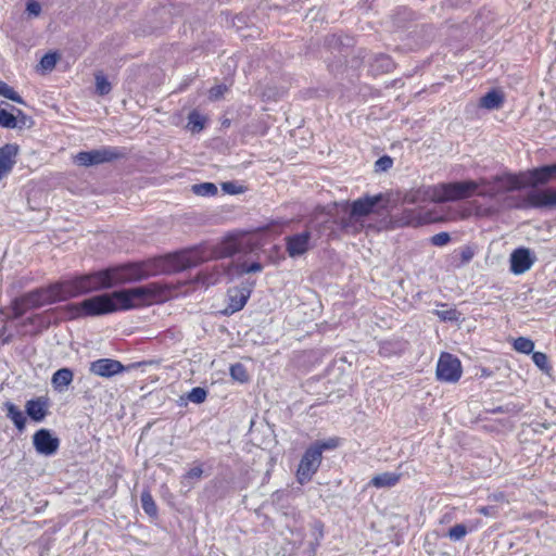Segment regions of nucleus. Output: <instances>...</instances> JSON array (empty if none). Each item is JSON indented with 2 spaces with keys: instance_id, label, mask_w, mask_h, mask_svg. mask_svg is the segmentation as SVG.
<instances>
[{
  "instance_id": "nucleus-1",
  "label": "nucleus",
  "mask_w": 556,
  "mask_h": 556,
  "mask_svg": "<svg viewBox=\"0 0 556 556\" xmlns=\"http://www.w3.org/2000/svg\"><path fill=\"white\" fill-rule=\"evenodd\" d=\"M128 279L125 268H111L83 275L30 293L27 303L39 307L76 298L81 294L109 289Z\"/></svg>"
},
{
  "instance_id": "nucleus-2",
  "label": "nucleus",
  "mask_w": 556,
  "mask_h": 556,
  "mask_svg": "<svg viewBox=\"0 0 556 556\" xmlns=\"http://www.w3.org/2000/svg\"><path fill=\"white\" fill-rule=\"evenodd\" d=\"M138 301L139 289L134 288L88 298L80 303L68 305L66 312L70 318L100 316L132 308Z\"/></svg>"
},
{
  "instance_id": "nucleus-3",
  "label": "nucleus",
  "mask_w": 556,
  "mask_h": 556,
  "mask_svg": "<svg viewBox=\"0 0 556 556\" xmlns=\"http://www.w3.org/2000/svg\"><path fill=\"white\" fill-rule=\"evenodd\" d=\"M204 261L200 247L141 260V280L150 276L182 271Z\"/></svg>"
},
{
  "instance_id": "nucleus-4",
  "label": "nucleus",
  "mask_w": 556,
  "mask_h": 556,
  "mask_svg": "<svg viewBox=\"0 0 556 556\" xmlns=\"http://www.w3.org/2000/svg\"><path fill=\"white\" fill-rule=\"evenodd\" d=\"M389 198L383 193L375 195L366 194L353 202H334L336 208H341L348 223L344 222L343 228L349 235H357L364 228L362 218L369 216L370 214H382L389 208Z\"/></svg>"
},
{
  "instance_id": "nucleus-5",
  "label": "nucleus",
  "mask_w": 556,
  "mask_h": 556,
  "mask_svg": "<svg viewBox=\"0 0 556 556\" xmlns=\"http://www.w3.org/2000/svg\"><path fill=\"white\" fill-rule=\"evenodd\" d=\"M506 206L515 210L554 208L551 188L531 189L525 195H511L505 199Z\"/></svg>"
},
{
  "instance_id": "nucleus-6",
  "label": "nucleus",
  "mask_w": 556,
  "mask_h": 556,
  "mask_svg": "<svg viewBox=\"0 0 556 556\" xmlns=\"http://www.w3.org/2000/svg\"><path fill=\"white\" fill-rule=\"evenodd\" d=\"M479 184L471 179L441 184L438 187L437 202H456L468 199L477 192Z\"/></svg>"
},
{
  "instance_id": "nucleus-7",
  "label": "nucleus",
  "mask_w": 556,
  "mask_h": 556,
  "mask_svg": "<svg viewBox=\"0 0 556 556\" xmlns=\"http://www.w3.org/2000/svg\"><path fill=\"white\" fill-rule=\"evenodd\" d=\"M256 281L253 279H244L239 286L229 288L227 291L228 303L222 311L225 316H230L241 311L250 299Z\"/></svg>"
},
{
  "instance_id": "nucleus-8",
  "label": "nucleus",
  "mask_w": 556,
  "mask_h": 556,
  "mask_svg": "<svg viewBox=\"0 0 556 556\" xmlns=\"http://www.w3.org/2000/svg\"><path fill=\"white\" fill-rule=\"evenodd\" d=\"M344 222L348 223L341 208H336V213L329 211L326 219L316 225V230L319 237H327L328 240H337L340 239L342 235H348L345 228H343Z\"/></svg>"
},
{
  "instance_id": "nucleus-9",
  "label": "nucleus",
  "mask_w": 556,
  "mask_h": 556,
  "mask_svg": "<svg viewBox=\"0 0 556 556\" xmlns=\"http://www.w3.org/2000/svg\"><path fill=\"white\" fill-rule=\"evenodd\" d=\"M323 460V456L319 454V450L312 448L308 446L298 466L296 480L300 484L309 482L313 476L317 472Z\"/></svg>"
},
{
  "instance_id": "nucleus-10",
  "label": "nucleus",
  "mask_w": 556,
  "mask_h": 556,
  "mask_svg": "<svg viewBox=\"0 0 556 556\" xmlns=\"http://www.w3.org/2000/svg\"><path fill=\"white\" fill-rule=\"evenodd\" d=\"M244 235L241 233H229L218 242L213 250V254L216 258L232 257L239 253H248L250 249L244 242Z\"/></svg>"
},
{
  "instance_id": "nucleus-11",
  "label": "nucleus",
  "mask_w": 556,
  "mask_h": 556,
  "mask_svg": "<svg viewBox=\"0 0 556 556\" xmlns=\"http://www.w3.org/2000/svg\"><path fill=\"white\" fill-rule=\"evenodd\" d=\"M435 374L440 381L457 382L462 376L459 359L450 353H442L437 365Z\"/></svg>"
},
{
  "instance_id": "nucleus-12",
  "label": "nucleus",
  "mask_w": 556,
  "mask_h": 556,
  "mask_svg": "<svg viewBox=\"0 0 556 556\" xmlns=\"http://www.w3.org/2000/svg\"><path fill=\"white\" fill-rule=\"evenodd\" d=\"M527 187L523 173L496 175L492 177L489 193L509 192L520 190Z\"/></svg>"
},
{
  "instance_id": "nucleus-13",
  "label": "nucleus",
  "mask_w": 556,
  "mask_h": 556,
  "mask_svg": "<svg viewBox=\"0 0 556 556\" xmlns=\"http://www.w3.org/2000/svg\"><path fill=\"white\" fill-rule=\"evenodd\" d=\"M117 156L114 149L102 147L91 151L79 152L74 156V162L80 166H92L112 161Z\"/></svg>"
},
{
  "instance_id": "nucleus-14",
  "label": "nucleus",
  "mask_w": 556,
  "mask_h": 556,
  "mask_svg": "<svg viewBox=\"0 0 556 556\" xmlns=\"http://www.w3.org/2000/svg\"><path fill=\"white\" fill-rule=\"evenodd\" d=\"M172 289L159 282H150L141 286V306L165 302L170 295Z\"/></svg>"
},
{
  "instance_id": "nucleus-15",
  "label": "nucleus",
  "mask_w": 556,
  "mask_h": 556,
  "mask_svg": "<svg viewBox=\"0 0 556 556\" xmlns=\"http://www.w3.org/2000/svg\"><path fill=\"white\" fill-rule=\"evenodd\" d=\"M226 265V282H231L245 274L261 273L264 268L258 261L229 262Z\"/></svg>"
},
{
  "instance_id": "nucleus-16",
  "label": "nucleus",
  "mask_w": 556,
  "mask_h": 556,
  "mask_svg": "<svg viewBox=\"0 0 556 556\" xmlns=\"http://www.w3.org/2000/svg\"><path fill=\"white\" fill-rule=\"evenodd\" d=\"M439 192L437 187L421 186L405 192L402 201L404 204L422 205L428 202H437Z\"/></svg>"
},
{
  "instance_id": "nucleus-17",
  "label": "nucleus",
  "mask_w": 556,
  "mask_h": 556,
  "mask_svg": "<svg viewBox=\"0 0 556 556\" xmlns=\"http://www.w3.org/2000/svg\"><path fill=\"white\" fill-rule=\"evenodd\" d=\"M535 261V256L528 248H518L510 254V270L515 275L526 273L531 268Z\"/></svg>"
},
{
  "instance_id": "nucleus-18",
  "label": "nucleus",
  "mask_w": 556,
  "mask_h": 556,
  "mask_svg": "<svg viewBox=\"0 0 556 556\" xmlns=\"http://www.w3.org/2000/svg\"><path fill=\"white\" fill-rule=\"evenodd\" d=\"M33 443L39 454L47 456L54 454L60 444L59 439L47 429L38 430L34 434Z\"/></svg>"
},
{
  "instance_id": "nucleus-19",
  "label": "nucleus",
  "mask_w": 556,
  "mask_h": 556,
  "mask_svg": "<svg viewBox=\"0 0 556 556\" xmlns=\"http://www.w3.org/2000/svg\"><path fill=\"white\" fill-rule=\"evenodd\" d=\"M18 153L20 147L16 143H7L0 148V180L12 172Z\"/></svg>"
},
{
  "instance_id": "nucleus-20",
  "label": "nucleus",
  "mask_w": 556,
  "mask_h": 556,
  "mask_svg": "<svg viewBox=\"0 0 556 556\" xmlns=\"http://www.w3.org/2000/svg\"><path fill=\"white\" fill-rule=\"evenodd\" d=\"M311 232L303 231L286 238L287 252L291 257L301 256L309 249Z\"/></svg>"
},
{
  "instance_id": "nucleus-21",
  "label": "nucleus",
  "mask_w": 556,
  "mask_h": 556,
  "mask_svg": "<svg viewBox=\"0 0 556 556\" xmlns=\"http://www.w3.org/2000/svg\"><path fill=\"white\" fill-rule=\"evenodd\" d=\"M123 368V365L115 359L101 358L92 362L89 369L93 375L109 378L121 372Z\"/></svg>"
},
{
  "instance_id": "nucleus-22",
  "label": "nucleus",
  "mask_w": 556,
  "mask_h": 556,
  "mask_svg": "<svg viewBox=\"0 0 556 556\" xmlns=\"http://www.w3.org/2000/svg\"><path fill=\"white\" fill-rule=\"evenodd\" d=\"M226 278V265L219 264L215 265L212 269L201 270L194 277L193 282L200 283L205 287H210L216 285L222 280V278Z\"/></svg>"
},
{
  "instance_id": "nucleus-23",
  "label": "nucleus",
  "mask_w": 556,
  "mask_h": 556,
  "mask_svg": "<svg viewBox=\"0 0 556 556\" xmlns=\"http://www.w3.org/2000/svg\"><path fill=\"white\" fill-rule=\"evenodd\" d=\"M391 222L395 227H418L426 223L419 213L409 208H405L401 213L392 215Z\"/></svg>"
},
{
  "instance_id": "nucleus-24",
  "label": "nucleus",
  "mask_w": 556,
  "mask_h": 556,
  "mask_svg": "<svg viewBox=\"0 0 556 556\" xmlns=\"http://www.w3.org/2000/svg\"><path fill=\"white\" fill-rule=\"evenodd\" d=\"M408 348V342L403 339H390L379 343V354L384 357L401 355Z\"/></svg>"
},
{
  "instance_id": "nucleus-25",
  "label": "nucleus",
  "mask_w": 556,
  "mask_h": 556,
  "mask_svg": "<svg viewBox=\"0 0 556 556\" xmlns=\"http://www.w3.org/2000/svg\"><path fill=\"white\" fill-rule=\"evenodd\" d=\"M26 413L35 421H41L48 410V400L45 397H38L30 400L26 403Z\"/></svg>"
},
{
  "instance_id": "nucleus-26",
  "label": "nucleus",
  "mask_w": 556,
  "mask_h": 556,
  "mask_svg": "<svg viewBox=\"0 0 556 556\" xmlns=\"http://www.w3.org/2000/svg\"><path fill=\"white\" fill-rule=\"evenodd\" d=\"M504 93L501 90L492 89L480 98L479 105L486 110H497L504 103Z\"/></svg>"
},
{
  "instance_id": "nucleus-27",
  "label": "nucleus",
  "mask_w": 556,
  "mask_h": 556,
  "mask_svg": "<svg viewBox=\"0 0 556 556\" xmlns=\"http://www.w3.org/2000/svg\"><path fill=\"white\" fill-rule=\"evenodd\" d=\"M74 374L70 368L56 370L51 379L53 388L58 391H64L73 381Z\"/></svg>"
},
{
  "instance_id": "nucleus-28",
  "label": "nucleus",
  "mask_w": 556,
  "mask_h": 556,
  "mask_svg": "<svg viewBox=\"0 0 556 556\" xmlns=\"http://www.w3.org/2000/svg\"><path fill=\"white\" fill-rule=\"evenodd\" d=\"M401 475L394 472H382L371 478L369 485L375 488H391L400 481Z\"/></svg>"
},
{
  "instance_id": "nucleus-29",
  "label": "nucleus",
  "mask_w": 556,
  "mask_h": 556,
  "mask_svg": "<svg viewBox=\"0 0 556 556\" xmlns=\"http://www.w3.org/2000/svg\"><path fill=\"white\" fill-rule=\"evenodd\" d=\"M523 175L527 182V187H532L533 189H536V187L539 186L547 185L545 173L543 172V165L532 168L523 173Z\"/></svg>"
},
{
  "instance_id": "nucleus-30",
  "label": "nucleus",
  "mask_w": 556,
  "mask_h": 556,
  "mask_svg": "<svg viewBox=\"0 0 556 556\" xmlns=\"http://www.w3.org/2000/svg\"><path fill=\"white\" fill-rule=\"evenodd\" d=\"M395 64L393 60L387 54H379L371 63V71L375 74L390 73L394 70Z\"/></svg>"
},
{
  "instance_id": "nucleus-31",
  "label": "nucleus",
  "mask_w": 556,
  "mask_h": 556,
  "mask_svg": "<svg viewBox=\"0 0 556 556\" xmlns=\"http://www.w3.org/2000/svg\"><path fill=\"white\" fill-rule=\"evenodd\" d=\"M205 123H206V117L203 116L197 110H192L188 114V125H187V127L192 132H200V131H202L204 129V127H205Z\"/></svg>"
},
{
  "instance_id": "nucleus-32",
  "label": "nucleus",
  "mask_w": 556,
  "mask_h": 556,
  "mask_svg": "<svg viewBox=\"0 0 556 556\" xmlns=\"http://www.w3.org/2000/svg\"><path fill=\"white\" fill-rule=\"evenodd\" d=\"M141 506H142L143 510L146 511V514L152 520L157 519V506H156L152 495L147 491L141 492Z\"/></svg>"
},
{
  "instance_id": "nucleus-33",
  "label": "nucleus",
  "mask_w": 556,
  "mask_h": 556,
  "mask_svg": "<svg viewBox=\"0 0 556 556\" xmlns=\"http://www.w3.org/2000/svg\"><path fill=\"white\" fill-rule=\"evenodd\" d=\"M7 415L20 430L24 429L26 418L17 406L11 403L7 404Z\"/></svg>"
},
{
  "instance_id": "nucleus-34",
  "label": "nucleus",
  "mask_w": 556,
  "mask_h": 556,
  "mask_svg": "<svg viewBox=\"0 0 556 556\" xmlns=\"http://www.w3.org/2000/svg\"><path fill=\"white\" fill-rule=\"evenodd\" d=\"M191 191L200 197H213L217 194V187L213 182H201L191 186Z\"/></svg>"
},
{
  "instance_id": "nucleus-35",
  "label": "nucleus",
  "mask_w": 556,
  "mask_h": 556,
  "mask_svg": "<svg viewBox=\"0 0 556 556\" xmlns=\"http://www.w3.org/2000/svg\"><path fill=\"white\" fill-rule=\"evenodd\" d=\"M230 377L238 382L245 383L250 380V376L245 366L241 363H236L230 366Z\"/></svg>"
},
{
  "instance_id": "nucleus-36",
  "label": "nucleus",
  "mask_w": 556,
  "mask_h": 556,
  "mask_svg": "<svg viewBox=\"0 0 556 556\" xmlns=\"http://www.w3.org/2000/svg\"><path fill=\"white\" fill-rule=\"evenodd\" d=\"M94 80H96L97 93H99L100 96H104L111 91L112 85L109 81L108 77L103 73H101V72L96 73Z\"/></svg>"
},
{
  "instance_id": "nucleus-37",
  "label": "nucleus",
  "mask_w": 556,
  "mask_h": 556,
  "mask_svg": "<svg viewBox=\"0 0 556 556\" xmlns=\"http://www.w3.org/2000/svg\"><path fill=\"white\" fill-rule=\"evenodd\" d=\"M339 444H340L339 438H329L328 440H323V441L318 440L309 446L312 448L319 450V454H320V456H323L324 451L334 450L339 446Z\"/></svg>"
},
{
  "instance_id": "nucleus-38",
  "label": "nucleus",
  "mask_w": 556,
  "mask_h": 556,
  "mask_svg": "<svg viewBox=\"0 0 556 556\" xmlns=\"http://www.w3.org/2000/svg\"><path fill=\"white\" fill-rule=\"evenodd\" d=\"M514 349L517 352L530 354L533 352L534 342L529 338L519 337L514 341Z\"/></svg>"
},
{
  "instance_id": "nucleus-39",
  "label": "nucleus",
  "mask_w": 556,
  "mask_h": 556,
  "mask_svg": "<svg viewBox=\"0 0 556 556\" xmlns=\"http://www.w3.org/2000/svg\"><path fill=\"white\" fill-rule=\"evenodd\" d=\"M468 533V528L464 523H456L455 526L451 527L446 533V536L450 538V540L457 542L463 540L466 534Z\"/></svg>"
},
{
  "instance_id": "nucleus-40",
  "label": "nucleus",
  "mask_w": 556,
  "mask_h": 556,
  "mask_svg": "<svg viewBox=\"0 0 556 556\" xmlns=\"http://www.w3.org/2000/svg\"><path fill=\"white\" fill-rule=\"evenodd\" d=\"M0 96L9 99V100H12L16 103H24L23 102V99L18 96V93L12 88L10 87L8 84H5L4 81H1L0 80Z\"/></svg>"
},
{
  "instance_id": "nucleus-41",
  "label": "nucleus",
  "mask_w": 556,
  "mask_h": 556,
  "mask_svg": "<svg viewBox=\"0 0 556 556\" xmlns=\"http://www.w3.org/2000/svg\"><path fill=\"white\" fill-rule=\"evenodd\" d=\"M188 400L195 404L203 403L207 397V391L201 387H194L187 395Z\"/></svg>"
},
{
  "instance_id": "nucleus-42",
  "label": "nucleus",
  "mask_w": 556,
  "mask_h": 556,
  "mask_svg": "<svg viewBox=\"0 0 556 556\" xmlns=\"http://www.w3.org/2000/svg\"><path fill=\"white\" fill-rule=\"evenodd\" d=\"M434 314L442 320V321H457L460 317V313L456 308H447V309H441L435 311Z\"/></svg>"
},
{
  "instance_id": "nucleus-43",
  "label": "nucleus",
  "mask_w": 556,
  "mask_h": 556,
  "mask_svg": "<svg viewBox=\"0 0 556 556\" xmlns=\"http://www.w3.org/2000/svg\"><path fill=\"white\" fill-rule=\"evenodd\" d=\"M0 126L5 128H15L16 118L7 110L0 108Z\"/></svg>"
},
{
  "instance_id": "nucleus-44",
  "label": "nucleus",
  "mask_w": 556,
  "mask_h": 556,
  "mask_svg": "<svg viewBox=\"0 0 556 556\" xmlns=\"http://www.w3.org/2000/svg\"><path fill=\"white\" fill-rule=\"evenodd\" d=\"M521 410V407H518L516 404H506L496 406L494 408H490L486 412L491 414H518Z\"/></svg>"
},
{
  "instance_id": "nucleus-45",
  "label": "nucleus",
  "mask_w": 556,
  "mask_h": 556,
  "mask_svg": "<svg viewBox=\"0 0 556 556\" xmlns=\"http://www.w3.org/2000/svg\"><path fill=\"white\" fill-rule=\"evenodd\" d=\"M532 361L541 370L547 371L551 368L547 356L543 352H532Z\"/></svg>"
},
{
  "instance_id": "nucleus-46",
  "label": "nucleus",
  "mask_w": 556,
  "mask_h": 556,
  "mask_svg": "<svg viewBox=\"0 0 556 556\" xmlns=\"http://www.w3.org/2000/svg\"><path fill=\"white\" fill-rule=\"evenodd\" d=\"M393 165V160L389 155H383L379 157L375 163L376 172H387Z\"/></svg>"
},
{
  "instance_id": "nucleus-47",
  "label": "nucleus",
  "mask_w": 556,
  "mask_h": 556,
  "mask_svg": "<svg viewBox=\"0 0 556 556\" xmlns=\"http://www.w3.org/2000/svg\"><path fill=\"white\" fill-rule=\"evenodd\" d=\"M56 64V55L48 53L40 60V68L45 72L51 71Z\"/></svg>"
},
{
  "instance_id": "nucleus-48",
  "label": "nucleus",
  "mask_w": 556,
  "mask_h": 556,
  "mask_svg": "<svg viewBox=\"0 0 556 556\" xmlns=\"http://www.w3.org/2000/svg\"><path fill=\"white\" fill-rule=\"evenodd\" d=\"M451 241V236L448 232L442 231L435 233L430 238V242L435 247H443Z\"/></svg>"
},
{
  "instance_id": "nucleus-49",
  "label": "nucleus",
  "mask_w": 556,
  "mask_h": 556,
  "mask_svg": "<svg viewBox=\"0 0 556 556\" xmlns=\"http://www.w3.org/2000/svg\"><path fill=\"white\" fill-rule=\"evenodd\" d=\"M222 190L227 194H239L243 192V188L233 181H226L222 184Z\"/></svg>"
},
{
  "instance_id": "nucleus-50",
  "label": "nucleus",
  "mask_w": 556,
  "mask_h": 556,
  "mask_svg": "<svg viewBox=\"0 0 556 556\" xmlns=\"http://www.w3.org/2000/svg\"><path fill=\"white\" fill-rule=\"evenodd\" d=\"M475 255V251L471 247H464L459 252V266L469 263Z\"/></svg>"
},
{
  "instance_id": "nucleus-51",
  "label": "nucleus",
  "mask_w": 556,
  "mask_h": 556,
  "mask_svg": "<svg viewBox=\"0 0 556 556\" xmlns=\"http://www.w3.org/2000/svg\"><path fill=\"white\" fill-rule=\"evenodd\" d=\"M202 475H203L202 467L201 466H195V467L189 469L185 473L184 478L188 479V480H194V479H200L202 477Z\"/></svg>"
},
{
  "instance_id": "nucleus-52",
  "label": "nucleus",
  "mask_w": 556,
  "mask_h": 556,
  "mask_svg": "<svg viewBox=\"0 0 556 556\" xmlns=\"http://www.w3.org/2000/svg\"><path fill=\"white\" fill-rule=\"evenodd\" d=\"M26 11L30 16H38L41 11V5L35 0H30L27 2Z\"/></svg>"
},
{
  "instance_id": "nucleus-53",
  "label": "nucleus",
  "mask_w": 556,
  "mask_h": 556,
  "mask_svg": "<svg viewBox=\"0 0 556 556\" xmlns=\"http://www.w3.org/2000/svg\"><path fill=\"white\" fill-rule=\"evenodd\" d=\"M227 90V87L225 85H216L211 88L210 90V97L212 99H218L220 98L224 92Z\"/></svg>"
},
{
  "instance_id": "nucleus-54",
  "label": "nucleus",
  "mask_w": 556,
  "mask_h": 556,
  "mask_svg": "<svg viewBox=\"0 0 556 556\" xmlns=\"http://www.w3.org/2000/svg\"><path fill=\"white\" fill-rule=\"evenodd\" d=\"M421 31L425 33V36H426L425 41H431L435 37V28L432 25H422Z\"/></svg>"
},
{
  "instance_id": "nucleus-55",
  "label": "nucleus",
  "mask_w": 556,
  "mask_h": 556,
  "mask_svg": "<svg viewBox=\"0 0 556 556\" xmlns=\"http://www.w3.org/2000/svg\"><path fill=\"white\" fill-rule=\"evenodd\" d=\"M325 43L329 47L341 45L340 38L336 35H329L325 38Z\"/></svg>"
},
{
  "instance_id": "nucleus-56",
  "label": "nucleus",
  "mask_w": 556,
  "mask_h": 556,
  "mask_svg": "<svg viewBox=\"0 0 556 556\" xmlns=\"http://www.w3.org/2000/svg\"><path fill=\"white\" fill-rule=\"evenodd\" d=\"M313 529L318 533V538H323L324 535V523L320 520H315L313 523Z\"/></svg>"
},
{
  "instance_id": "nucleus-57",
  "label": "nucleus",
  "mask_w": 556,
  "mask_h": 556,
  "mask_svg": "<svg viewBox=\"0 0 556 556\" xmlns=\"http://www.w3.org/2000/svg\"><path fill=\"white\" fill-rule=\"evenodd\" d=\"M552 169H553V168H551V166H549L548 164L543 165V172L545 173V178H546V180H547V184H548L551 180L555 179V178H554V176H553V170H552Z\"/></svg>"
},
{
  "instance_id": "nucleus-58",
  "label": "nucleus",
  "mask_w": 556,
  "mask_h": 556,
  "mask_svg": "<svg viewBox=\"0 0 556 556\" xmlns=\"http://www.w3.org/2000/svg\"><path fill=\"white\" fill-rule=\"evenodd\" d=\"M551 195H552V199L555 200V203H553V207L556 208V189L551 188Z\"/></svg>"
},
{
  "instance_id": "nucleus-59",
  "label": "nucleus",
  "mask_w": 556,
  "mask_h": 556,
  "mask_svg": "<svg viewBox=\"0 0 556 556\" xmlns=\"http://www.w3.org/2000/svg\"><path fill=\"white\" fill-rule=\"evenodd\" d=\"M551 166V168H553V176L554 178L556 179V163H553V164H548Z\"/></svg>"
},
{
  "instance_id": "nucleus-60",
  "label": "nucleus",
  "mask_w": 556,
  "mask_h": 556,
  "mask_svg": "<svg viewBox=\"0 0 556 556\" xmlns=\"http://www.w3.org/2000/svg\"><path fill=\"white\" fill-rule=\"evenodd\" d=\"M480 513H482V514H484V515H488V514H489V513H488V507H482V508L480 509Z\"/></svg>"
},
{
  "instance_id": "nucleus-61",
  "label": "nucleus",
  "mask_w": 556,
  "mask_h": 556,
  "mask_svg": "<svg viewBox=\"0 0 556 556\" xmlns=\"http://www.w3.org/2000/svg\"><path fill=\"white\" fill-rule=\"evenodd\" d=\"M151 364H152V363H149V365H151ZM146 365H148V363H147V362H141V363H140V366H141V367H142V366H146Z\"/></svg>"
},
{
  "instance_id": "nucleus-62",
  "label": "nucleus",
  "mask_w": 556,
  "mask_h": 556,
  "mask_svg": "<svg viewBox=\"0 0 556 556\" xmlns=\"http://www.w3.org/2000/svg\"><path fill=\"white\" fill-rule=\"evenodd\" d=\"M483 376H489L488 371L485 369L482 370Z\"/></svg>"
}]
</instances>
